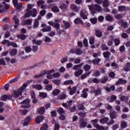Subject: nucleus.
Instances as JSON below:
<instances>
[{
	"label": "nucleus",
	"instance_id": "47",
	"mask_svg": "<svg viewBox=\"0 0 130 130\" xmlns=\"http://www.w3.org/2000/svg\"><path fill=\"white\" fill-rule=\"evenodd\" d=\"M39 96L40 97H42V98H46V97H47V93L45 92H40Z\"/></svg>",
	"mask_w": 130,
	"mask_h": 130
},
{
	"label": "nucleus",
	"instance_id": "43",
	"mask_svg": "<svg viewBox=\"0 0 130 130\" xmlns=\"http://www.w3.org/2000/svg\"><path fill=\"white\" fill-rule=\"evenodd\" d=\"M84 70L86 72H88V71H90V69H91V66L90 65L86 64L84 66Z\"/></svg>",
	"mask_w": 130,
	"mask_h": 130
},
{
	"label": "nucleus",
	"instance_id": "64",
	"mask_svg": "<svg viewBox=\"0 0 130 130\" xmlns=\"http://www.w3.org/2000/svg\"><path fill=\"white\" fill-rule=\"evenodd\" d=\"M110 98H111L110 102H113L114 100H116V96L115 95H111Z\"/></svg>",
	"mask_w": 130,
	"mask_h": 130
},
{
	"label": "nucleus",
	"instance_id": "14",
	"mask_svg": "<svg viewBox=\"0 0 130 130\" xmlns=\"http://www.w3.org/2000/svg\"><path fill=\"white\" fill-rule=\"evenodd\" d=\"M89 91L88 88H85L82 91V94H81V96L83 97V98H87L88 97V93L87 92Z\"/></svg>",
	"mask_w": 130,
	"mask_h": 130
},
{
	"label": "nucleus",
	"instance_id": "59",
	"mask_svg": "<svg viewBox=\"0 0 130 130\" xmlns=\"http://www.w3.org/2000/svg\"><path fill=\"white\" fill-rule=\"evenodd\" d=\"M44 41L45 42H50L51 41V39L49 37L45 36L44 38Z\"/></svg>",
	"mask_w": 130,
	"mask_h": 130
},
{
	"label": "nucleus",
	"instance_id": "57",
	"mask_svg": "<svg viewBox=\"0 0 130 130\" xmlns=\"http://www.w3.org/2000/svg\"><path fill=\"white\" fill-rule=\"evenodd\" d=\"M59 92H60L59 90L56 89L53 91L52 93L54 95V96H56V95H58V94H59Z\"/></svg>",
	"mask_w": 130,
	"mask_h": 130
},
{
	"label": "nucleus",
	"instance_id": "20",
	"mask_svg": "<svg viewBox=\"0 0 130 130\" xmlns=\"http://www.w3.org/2000/svg\"><path fill=\"white\" fill-rule=\"evenodd\" d=\"M32 87L34 89H36L37 90H42V85L40 84H36V85H32Z\"/></svg>",
	"mask_w": 130,
	"mask_h": 130
},
{
	"label": "nucleus",
	"instance_id": "22",
	"mask_svg": "<svg viewBox=\"0 0 130 130\" xmlns=\"http://www.w3.org/2000/svg\"><path fill=\"white\" fill-rule=\"evenodd\" d=\"M88 83H92V82H93V83H95V84H98L100 82L99 80H98V79L97 78H90L88 81Z\"/></svg>",
	"mask_w": 130,
	"mask_h": 130
},
{
	"label": "nucleus",
	"instance_id": "35",
	"mask_svg": "<svg viewBox=\"0 0 130 130\" xmlns=\"http://www.w3.org/2000/svg\"><path fill=\"white\" fill-rule=\"evenodd\" d=\"M108 121V117H104L100 120L101 123H106Z\"/></svg>",
	"mask_w": 130,
	"mask_h": 130
},
{
	"label": "nucleus",
	"instance_id": "53",
	"mask_svg": "<svg viewBox=\"0 0 130 130\" xmlns=\"http://www.w3.org/2000/svg\"><path fill=\"white\" fill-rule=\"evenodd\" d=\"M84 104H85V102H83L81 105L78 106V109L79 110H84V109H85V108L83 106Z\"/></svg>",
	"mask_w": 130,
	"mask_h": 130
},
{
	"label": "nucleus",
	"instance_id": "24",
	"mask_svg": "<svg viewBox=\"0 0 130 130\" xmlns=\"http://www.w3.org/2000/svg\"><path fill=\"white\" fill-rule=\"evenodd\" d=\"M119 99L121 100V101H123L124 102H127L129 98H128V96H125L124 95H123L122 96H120L119 98Z\"/></svg>",
	"mask_w": 130,
	"mask_h": 130
},
{
	"label": "nucleus",
	"instance_id": "54",
	"mask_svg": "<svg viewBox=\"0 0 130 130\" xmlns=\"http://www.w3.org/2000/svg\"><path fill=\"white\" fill-rule=\"evenodd\" d=\"M73 80H67L64 82V85H71L73 84Z\"/></svg>",
	"mask_w": 130,
	"mask_h": 130
},
{
	"label": "nucleus",
	"instance_id": "37",
	"mask_svg": "<svg viewBox=\"0 0 130 130\" xmlns=\"http://www.w3.org/2000/svg\"><path fill=\"white\" fill-rule=\"evenodd\" d=\"M38 26H39V21L38 19H36L34 23V28H38Z\"/></svg>",
	"mask_w": 130,
	"mask_h": 130
},
{
	"label": "nucleus",
	"instance_id": "4",
	"mask_svg": "<svg viewBox=\"0 0 130 130\" xmlns=\"http://www.w3.org/2000/svg\"><path fill=\"white\" fill-rule=\"evenodd\" d=\"M55 71L54 69H52L50 71H44V72H43L42 73H41V74L39 75H36L34 76V78L35 79H40V78H41V77H43V76H44V75H50V74H52L53 73H54Z\"/></svg>",
	"mask_w": 130,
	"mask_h": 130
},
{
	"label": "nucleus",
	"instance_id": "56",
	"mask_svg": "<svg viewBox=\"0 0 130 130\" xmlns=\"http://www.w3.org/2000/svg\"><path fill=\"white\" fill-rule=\"evenodd\" d=\"M24 50L25 52H30V51L32 50V49L30 48V47L27 46L25 48Z\"/></svg>",
	"mask_w": 130,
	"mask_h": 130
},
{
	"label": "nucleus",
	"instance_id": "31",
	"mask_svg": "<svg viewBox=\"0 0 130 130\" xmlns=\"http://www.w3.org/2000/svg\"><path fill=\"white\" fill-rule=\"evenodd\" d=\"M92 90L93 93H94L95 95H99V94H100V93H101V90H100V89H94V87H92Z\"/></svg>",
	"mask_w": 130,
	"mask_h": 130
},
{
	"label": "nucleus",
	"instance_id": "63",
	"mask_svg": "<svg viewBox=\"0 0 130 130\" xmlns=\"http://www.w3.org/2000/svg\"><path fill=\"white\" fill-rule=\"evenodd\" d=\"M67 97V95L63 94L61 95H60L58 96V99H61V100H63V99H66Z\"/></svg>",
	"mask_w": 130,
	"mask_h": 130
},
{
	"label": "nucleus",
	"instance_id": "17",
	"mask_svg": "<svg viewBox=\"0 0 130 130\" xmlns=\"http://www.w3.org/2000/svg\"><path fill=\"white\" fill-rule=\"evenodd\" d=\"M83 65L84 63H81L79 64L75 65L73 68V70L74 71H78V70H80V69H81V68H82Z\"/></svg>",
	"mask_w": 130,
	"mask_h": 130
},
{
	"label": "nucleus",
	"instance_id": "46",
	"mask_svg": "<svg viewBox=\"0 0 130 130\" xmlns=\"http://www.w3.org/2000/svg\"><path fill=\"white\" fill-rule=\"evenodd\" d=\"M108 49H109V48H108V47H107L105 44H102V50H108Z\"/></svg>",
	"mask_w": 130,
	"mask_h": 130
},
{
	"label": "nucleus",
	"instance_id": "13",
	"mask_svg": "<svg viewBox=\"0 0 130 130\" xmlns=\"http://www.w3.org/2000/svg\"><path fill=\"white\" fill-rule=\"evenodd\" d=\"M68 90H69V94L70 95H73L76 93V91H77V87L75 86L72 88V86H69L68 88Z\"/></svg>",
	"mask_w": 130,
	"mask_h": 130
},
{
	"label": "nucleus",
	"instance_id": "1",
	"mask_svg": "<svg viewBox=\"0 0 130 130\" xmlns=\"http://www.w3.org/2000/svg\"><path fill=\"white\" fill-rule=\"evenodd\" d=\"M34 7V5L28 4L27 8L26 9L25 14H24V18H29V17H36L37 16V9L32 8Z\"/></svg>",
	"mask_w": 130,
	"mask_h": 130
},
{
	"label": "nucleus",
	"instance_id": "42",
	"mask_svg": "<svg viewBox=\"0 0 130 130\" xmlns=\"http://www.w3.org/2000/svg\"><path fill=\"white\" fill-rule=\"evenodd\" d=\"M95 35L97 37H102V32L100 30H95Z\"/></svg>",
	"mask_w": 130,
	"mask_h": 130
},
{
	"label": "nucleus",
	"instance_id": "28",
	"mask_svg": "<svg viewBox=\"0 0 130 130\" xmlns=\"http://www.w3.org/2000/svg\"><path fill=\"white\" fill-rule=\"evenodd\" d=\"M75 24H83V20L81 18H77L74 20Z\"/></svg>",
	"mask_w": 130,
	"mask_h": 130
},
{
	"label": "nucleus",
	"instance_id": "25",
	"mask_svg": "<svg viewBox=\"0 0 130 130\" xmlns=\"http://www.w3.org/2000/svg\"><path fill=\"white\" fill-rule=\"evenodd\" d=\"M90 61V62H92V63L93 64H99V62H100V61H101V59H100V58H96L95 59L89 61Z\"/></svg>",
	"mask_w": 130,
	"mask_h": 130
},
{
	"label": "nucleus",
	"instance_id": "23",
	"mask_svg": "<svg viewBox=\"0 0 130 130\" xmlns=\"http://www.w3.org/2000/svg\"><path fill=\"white\" fill-rule=\"evenodd\" d=\"M92 124L93 125V126L95 128L97 127L98 125H99V124L97 123L99 121L98 119H95L93 120H92L91 121Z\"/></svg>",
	"mask_w": 130,
	"mask_h": 130
},
{
	"label": "nucleus",
	"instance_id": "55",
	"mask_svg": "<svg viewBox=\"0 0 130 130\" xmlns=\"http://www.w3.org/2000/svg\"><path fill=\"white\" fill-rule=\"evenodd\" d=\"M114 41L115 45H116V46L119 45V43H120V40L119 39H116L114 40Z\"/></svg>",
	"mask_w": 130,
	"mask_h": 130
},
{
	"label": "nucleus",
	"instance_id": "21",
	"mask_svg": "<svg viewBox=\"0 0 130 130\" xmlns=\"http://www.w3.org/2000/svg\"><path fill=\"white\" fill-rule=\"evenodd\" d=\"M30 121H31V117H27L24 120V125H28L30 123Z\"/></svg>",
	"mask_w": 130,
	"mask_h": 130
},
{
	"label": "nucleus",
	"instance_id": "44",
	"mask_svg": "<svg viewBox=\"0 0 130 130\" xmlns=\"http://www.w3.org/2000/svg\"><path fill=\"white\" fill-rule=\"evenodd\" d=\"M127 125V123L126 122L124 121H122L121 122V127H123V128H125Z\"/></svg>",
	"mask_w": 130,
	"mask_h": 130
},
{
	"label": "nucleus",
	"instance_id": "52",
	"mask_svg": "<svg viewBox=\"0 0 130 130\" xmlns=\"http://www.w3.org/2000/svg\"><path fill=\"white\" fill-rule=\"evenodd\" d=\"M45 112V109L44 107H41L39 110V113L40 114H43Z\"/></svg>",
	"mask_w": 130,
	"mask_h": 130
},
{
	"label": "nucleus",
	"instance_id": "26",
	"mask_svg": "<svg viewBox=\"0 0 130 130\" xmlns=\"http://www.w3.org/2000/svg\"><path fill=\"white\" fill-rule=\"evenodd\" d=\"M42 120H43V116H42L37 117L36 118V123H40Z\"/></svg>",
	"mask_w": 130,
	"mask_h": 130
},
{
	"label": "nucleus",
	"instance_id": "9",
	"mask_svg": "<svg viewBox=\"0 0 130 130\" xmlns=\"http://www.w3.org/2000/svg\"><path fill=\"white\" fill-rule=\"evenodd\" d=\"M13 4L17 10H20V9H22V7L23 6L22 4L18 3V0H13Z\"/></svg>",
	"mask_w": 130,
	"mask_h": 130
},
{
	"label": "nucleus",
	"instance_id": "34",
	"mask_svg": "<svg viewBox=\"0 0 130 130\" xmlns=\"http://www.w3.org/2000/svg\"><path fill=\"white\" fill-rule=\"evenodd\" d=\"M91 72H88L86 74H84L82 75H81L80 79L81 80H84V79H85V78H87V77H88V76H89V75H90Z\"/></svg>",
	"mask_w": 130,
	"mask_h": 130
},
{
	"label": "nucleus",
	"instance_id": "41",
	"mask_svg": "<svg viewBox=\"0 0 130 130\" xmlns=\"http://www.w3.org/2000/svg\"><path fill=\"white\" fill-rule=\"evenodd\" d=\"M119 12H124V11H126V8L124 6H119L118 7Z\"/></svg>",
	"mask_w": 130,
	"mask_h": 130
},
{
	"label": "nucleus",
	"instance_id": "50",
	"mask_svg": "<svg viewBox=\"0 0 130 130\" xmlns=\"http://www.w3.org/2000/svg\"><path fill=\"white\" fill-rule=\"evenodd\" d=\"M48 129V125L47 124H44L41 127V130H47Z\"/></svg>",
	"mask_w": 130,
	"mask_h": 130
},
{
	"label": "nucleus",
	"instance_id": "19",
	"mask_svg": "<svg viewBox=\"0 0 130 130\" xmlns=\"http://www.w3.org/2000/svg\"><path fill=\"white\" fill-rule=\"evenodd\" d=\"M52 123H53V124H54V130H59V127H60V125L59 124H58V123H57L56 122V121H55V120H53L52 121Z\"/></svg>",
	"mask_w": 130,
	"mask_h": 130
},
{
	"label": "nucleus",
	"instance_id": "10",
	"mask_svg": "<svg viewBox=\"0 0 130 130\" xmlns=\"http://www.w3.org/2000/svg\"><path fill=\"white\" fill-rule=\"evenodd\" d=\"M48 25L50 26H52L53 27H55L56 29H59L60 28V24L58 23H55L52 21H50L48 22Z\"/></svg>",
	"mask_w": 130,
	"mask_h": 130
},
{
	"label": "nucleus",
	"instance_id": "8",
	"mask_svg": "<svg viewBox=\"0 0 130 130\" xmlns=\"http://www.w3.org/2000/svg\"><path fill=\"white\" fill-rule=\"evenodd\" d=\"M71 53H75L77 55H81L83 53V51L80 48L78 49H72L70 50Z\"/></svg>",
	"mask_w": 130,
	"mask_h": 130
},
{
	"label": "nucleus",
	"instance_id": "33",
	"mask_svg": "<svg viewBox=\"0 0 130 130\" xmlns=\"http://www.w3.org/2000/svg\"><path fill=\"white\" fill-rule=\"evenodd\" d=\"M104 57L105 58H108L110 56L111 53L110 52L107 51L103 53Z\"/></svg>",
	"mask_w": 130,
	"mask_h": 130
},
{
	"label": "nucleus",
	"instance_id": "29",
	"mask_svg": "<svg viewBox=\"0 0 130 130\" xmlns=\"http://www.w3.org/2000/svg\"><path fill=\"white\" fill-rule=\"evenodd\" d=\"M33 44H37V45H40L42 43V41L41 40H36L34 39L32 41Z\"/></svg>",
	"mask_w": 130,
	"mask_h": 130
},
{
	"label": "nucleus",
	"instance_id": "3",
	"mask_svg": "<svg viewBox=\"0 0 130 130\" xmlns=\"http://www.w3.org/2000/svg\"><path fill=\"white\" fill-rule=\"evenodd\" d=\"M88 8L90 12H91L92 14H96V12L98 13H100V12H102V7L98 4H94L92 5L88 6Z\"/></svg>",
	"mask_w": 130,
	"mask_h": 130
},
{
	"label": "nucleus",
	"instance_id": "60",
	"mask_svg": "<svg viewBox=\"0 0 130 130\" xmlns=\"http://www.w3.org/2000/svg\"><path fill=\"white\" fill-rule=\"evenodd\" d=\"M46 89L47 90V91H50L52 89V85L49 84L45 87Z\"/></svg>",
	"mask_w": 130,
	"mask_h": 130
},
{
	"label": "nucleus",
	"instance_id": "30",
	"mask_svg": "<svg viewBox=\"0 0 130 130\" xmlns=\"http://www.w3.org/2000/svg\"><path fill=\"white\" fill-rule=\"evenodd\" d=\"M32 24V21L30 19H27L25 21L24 23L21 22V25H31Z\"/></svg>",
	"mask_w": 130,
	"mask_h": 130
},
{
	"label": "nucleus",
	"instance_id": "12",
	"mask_svg": "<svg viewBox=\"0 0 130 130\" xmlns=\"http://www.w3.org/2000/svg\"><path fill=\"white\" fill-rule=\"evenodd\" d=\"M13 20L15 24V25H14V28L15 29H17V28H18V26L20 25V21L19 20V19L17 18L16 16H14L13 17Z\"/></svg>",
	"mask_w": 130,
	"mask_h": 130
},
{
	"label": "nucleus",
	"instance_id": "32",
	"mask_svg": "<svg viewBox=\"0 0 130 130\" xmlns=\"http://www.w3.org/2000/svg\"><path fill=\"white\" fill-rule=\"evenodd\" d=\"M82 74H83V70H79L78 71L75 72L74 75L76 77H79V76H81V75Z\"/></svg>",
	"mask_w": 130,
	"mask_h": 130
},
{
	"label": "nucleus",
	"instance_id": "48",
	"mask_svg": "<svg viewBox=\"0 0 130 130\" xmlns=\"http://www.w3.org/2000/svg\"><path fill=\"white\" fill-rule=\"evenodd\" d=\"M130 70V63H128L125 67L124 68L125 72H128Z\"/></svg>",
	"mask_w": 130,
	"mask_h": 130
},
{
	"label": "nucleus",
	"instance_id": "58",
	"mask_svg": "<svg viewBox=\"0 0 130 130\" xmlns=\"http://www.w3.org/2000/svg\"><path fill=\"white\" fill-rule=\"evenodd\" d=\"M17 38H19L20 39H22V40H24V39L26 38V36L24 35H18L17 36Z\"/></svg>",
	"mask_w": 130,
	"mask_h": 130
},
{
	"label": "nucleus",
	"instance_id": "15",
	"mask_svg": "<svg viewBox=\"0 0 130 130\" xmlns=\"http://www.w3.org/2000/svg\"><path fill=\"white\" fill-rule=\"evenodd\" d=\"M126 83H127V81H126V80L122 79V78H120L116 82V85H120V84H126Z\"/></svg>",
	"mask_w": 130,
	"mask_h": 130
},
{
	"label": "nucleus",
	"instance_id": "16",
	"mask_svg": "<svg viewBox=\"0 0 130 130\" xmlns=\"http://www.w3.org/2000/svg\"><path fill=\"white\" fill-rule=\"evenodd\" d=\"M71 9L74 11V12H79L80 11V7H77L75 4H72L71 5Z\"/></svg>",
	"mask_w": 130,
	"mask_h": 130
},
{
	"label": "nucleus",
	"instance_id": "6",
	"mask_svg": "<svg viewBox=\"0 0 130 130\" xmlns=\"http://www.w3.org/2000/svg\"><path fill=\"white\" fill-rule=\"evenodd\" d=\"M41 27L43 28L42 31L43 32H50V31H51V26L47 25V24L45 23H42Z\"/></svg>",
	"mask_w": 130,
	"mask_h": 130
},
{
	"label": "nucleus",
	"instance_id": "45",
	"mask_svg": "<svg viewBox=\"0 0 130 130\" xmlns=\"http://www.w3.org/2000/svg\"><path fill=\"white\" fill-rule=\"evenodd\" d=\"M86 125H87V122L85 121H81L80 122V127L84 128V127H86Z\"/></svg>",
	"mask_w": 130,
	"mask_h": 130
},
{
	"label": "nucleus",
	"instance_id": "61",
	"mask_svg": "<svg viewBox=\"0 0 130 130\" xmlns=\"http://www.w3.org/2000/svg\"><path fill=\"white\" fill-rule=\"evenodd\" d=\"M90 21L92 24H96L97 23V18H91L90 19Z\"/></svg>",
	"mask_w": 130,
	"mask_h": 130
},
{
	"label": "nucleus",
	"instance_id": "62",
	"mask_svg": "<svg viewBox=\"0 0 130 130\" xmlns=\"http://www.w3.org/2000/svg\"><path fill=\"white\" fill-rule=\"evenodd\" d=\"M57 112H58V113H60V114H62V113H64L66 111L62 108H60L58 109Z\"/></svg>",
	"mask_w": 130,
	"mask_h": 130
},
{
	"label": "nucleus",
	"instance_id": "51",
	"mask_svg": "<svg viewBox=\"0 0 130 130\" xmlns=\"http://www.w3.org/2000/svg\"><path fill=\"white\" fill-rule=\"evenodd\" d=\"M2 44H4V45H8V46H10V41L8 40H4L2 42Z\"/></svg>",
	"mask_w": 130,
	"mask_h": 130
},
{
	"label": "nucleus",
	"instance_id": "36",
	"mask_svg": "<svg viewBox=\"0 0 130 130\" xmlns=\"http://www.w3.org/2000/svg\"><path fill=\"white\" fill-rule=\"evenodd\" d=\"M110 115L111 118H112L113 119L116 117V113L114 111H111Z\"/></svg>",
	"mask_w": 130,
	"mask_h": 130
},
{
	"label": "nucleus",
	"instance_id": "27",
	"mask_svg": "<svg viewBox=\"0 0 130 130\" xmlns=\"http://www.w3.org/2000/svg\"><path fill=\"white\" fill-rule=\"evenodd\" d=\"M52 12L54 13H58L59 12V9L58 8L57 6L55 5L51 8Z\"/></svg>",
	"mask_w": 130,
	"mask_h": 130
},
{
	"label": "nucleus",
	"instance_id": "5",
	"mask_svg": "<svg viewBox=\"0 0 130 130\" xmlns=\"http://www.w3.org/2000/svg\"><path fill=\"white\" fill-rule=\"evenodd\" d=\"M21 104H23L21 105L22 108H30L31 107V105H30V100L26 99L21 102Z\"/></svg>",
	"mask_w": 130,
	"mask_h": 130
},
{
	"label": "nucleus",
	"instance_id": "18",
	"mask_svg": "<svg viewBox=\"0 0 130 130\" xmlns=\"http://www.w3.org/2000/svg\"><path fill=\"white\" fill-rule=\"evenodd\" d=\"M66 4H67V5L63 4L60 5L59 7L60 9H61V10H62L63 11H66L68 7H69V1H66Z\"/></svg>",
	"mask_w": 130,
	"mask_h": 130
},
{
	"label": "nucleus",
	"instance_id": "49",
	"mask_svg": "<svg viewBox=\"0 0 130 130\" xmlns=\"http://www.w3.org/2000/svg\"><path fill=\"white\" fill-rule=\"evenodd\" d=\"M63 24H64L65 25V28H66V29H68V28H70V27H71V24H70V23L67 22L66 21H63Z\"/></svg>",
	"mask_w": 130,
	"mask_h": 130
},
{
	"label": "nucleus",
	"instance_id": "38",
	"mask_svg": "<svg viewBox=\"0 0 130 130\" xmlns=\"http://www.w3.org/2000/svg\"><path fill=\"white\" fill-rule=\"evenodd\" d=\"M103 6L104 8H108V6H109V2L107 0H105L103 3Z\"/></svg>",
	"mask_w": 130,
	"mask_h": 130
},
{
	"label": "nucleus",
	"instance_id": "7",
	"mask_svg": "<svg viewBox=\"0 0 130 130\" xmlns=\"http://www.w3.org/2000/svg\"><path fill=\"white\" fill-rule=\"evenodd\" d=\"M80 17L84 20L87 19V16H88V12L85 9H82L80 12Z\"/></svg>",
	"mask_w": 130,
	"mask_h": 130
},
{
	"label": "nucleus",
	"instance_id": "39",
	"mask_svg": "<svg viewBox=\"0 0 130 130\" xmlns=\"http://www.w3.org/2000/svg\"><path fill=\"white\" fill-rule=\"evenodd\" d=\"M107 81H108V76H105L104 78L100 80V82L102 84H104L106 82H107Z\"/></svg>",
	"mask_w": 130,
	"mask_h": 130
},
{
	"label": "nucleus",
	"instance_id": "40",
	"mask_svg": "<svg viewBox=\"0 0 130 130\" xmlns=\"http://www.w3.org/2000/svg\"><path fill=\"white\" fill-rule=\"evenodd\" d=\"M121 24L122 27H124V28H127L128 24L126 21L122 20L121 21Z\"/></svg>",
	"mask_w": 130,
	"mask_h": 130
},
{
	"label": "nucleus",
	"instance_id": "2",
	"mask_svg": "<svg viewBox=\"0 0 130 130\" xmlns=\"http://www.w3.org/2000/svg\"><path fill=\"white\" fill-rule=\"evenodd\" d=\"M28 84L27 83H24L23 85L20 87V89H18L17 90H14L12 92V95L14 98H18L19 96L22 95L23 91L27 88Z\"/></svg>",
	"mask_w": 130,
	"mask_h": 130
},
{
	"label": "nucleus",
	"instance_id": "11",
	"mask_svg": "<svg viewBox=\"0 0 130 130\" xmlns=\"http://www.w3.org/2000/svg\"><path fill=\"white\" fill-rule=\"evenodd\" d=\"M74 103L75 102H74L73 100H70L66 103H63L62 106L65 107V108H70V107H71V106H72Z\"/></svg>",
	"mask_w": 130,
	"mask_h": 130
}]
</instances>
